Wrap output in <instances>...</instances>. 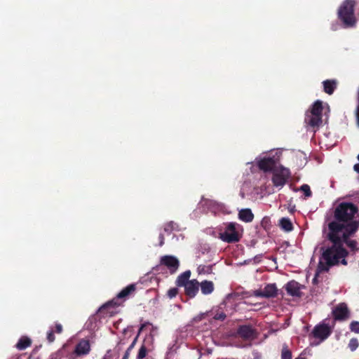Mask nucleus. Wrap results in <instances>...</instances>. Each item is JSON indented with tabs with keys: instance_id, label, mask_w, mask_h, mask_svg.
Listing matches in <instances>:
<instances>
[{
	"instance_id": "2eb2a0df",
	"label": "nucleus",
	"mask_w": 359,
	"mask_h": 359,
	"mask_svg": "<svg viewBox=\"0 0 359 359\" xmlns=\"http://www.w3.org/2000/svg\"><path fill=\"white\" fill-rule=\"evenodd\" d=\"M90 351V344L88 340L81 339L76 345L74 354L77 356L88 355Z\"/></svg>"
},
{
	"instance_id": "9d476101",
	"label": "nucleus",
	"mask_w": 359,
	"mask_h": 359,
	"mask_svg": "<svg viewBox=\"0 0 359 359\" xmlns=\"http://www.w3.org/2000/svg\"><path fill=\"white\" fill-rule=\"evenodd\" d=\"M278 289L276 284H267L263 290L255 291V296L257 297L271 298L277 296Z\"/></svg>"
},
{
	"instance_id": "f8f14e48",
	"label": "nucleus",
	"mask_w": 359,
	"mask_h": 359,
	"mask_svg": "<svg viewBox=\"0 0 359 359\" xmlns=\"http://www.w3.org/2000/svg\"><path fill=\"white\" fill-rule=\"evenodd\" d=\"M331 329L326 324L318 325L315 326L312 331V334L315 338L324 340L331 334Z\"/></svg>"
},
{
	"instance_id": "412c9836",
	"label": "nucleus",
	"mask_w": 359,
	"mask_h": 359,
	"mask_svg": "<svg viewBox=\"0 0 359 359\" xmlns=\"http://www.w3.org/2000/svg\"><path fill=\"white\" fill-rule=\"evenodd\" d=\"M32 344V340L27 337H22L16 344L18 350H25Z\"/></svg>"
},
{
	"instance_id": "4be33fe9",
	"label": "nucleus",
	"mask_w": 359,
	"mask_h": 359,
	"mask_svg": "<svg viewBox=\"0 0 359 359\" xmlns=\"http://www.w3.org/2000/svg\"><path fill=\"white\" fill-rule=\"evenodd\" d=\"M280 226L282 229L285 231H291L293 229V224L290 219L287 217H283L280 219L279 222Z\"/></svg>"
},
{
	"instance_id": "a19ab883",
	"label": "nucleus",
	"mask_w": 359,
	"mask_h": 359,
	"mask_svg": "<svg viewBox=\"0 0 359 359\" xmlns=\"http://www.w3.org/2000/svg\"><path fill=\"white\" fill-rule=\"evenodd\" d=\"M358 159L359 160V154L358 155Z\"/></svg>"
},
{
	"instance_id": "423d86ee",
	"label": "nucleus",
	"mask_w": 359,
	"mask_h": 359,
	"mask_svg": "<svg viewBox=\"0 0 359 359\" xmlns=\"http://www.w3.org/2000/svg\"><path fill=\"white\" fill-rule=\"evenodd\" d=\"M241 229L242 227L240 224L236 222H229L226 224L224 231L219 233V238L227 243L238 242L242 237V233L240 232Z\"/></svg>"
},
{
	"instance_id": "f3484780",
	"label": "nucleus",
	"mask_w": 359,
	"mask_h": 359,
	"mask_svg": "<svg viewBox=\"0 0 359 359\" xmlns=\"http://www.w3.org/2000/svg\"><path fill=\"white\" fill-rule=\"evenodd\" d=\"M323 90L328 95H332L337 87V81L334 79H327L323 82Z\"/></svg>"
},
{
	"instance_id": "bb28decb",
	"label": "nucleus",
	"mask_w": 359,
	"mask_h": 359,
	"mask_svg": "<svg viewBox=\"0 0 359 359\" xmlns=\"http://www.w3.org/2000/svg\"><path fill=\"white\" fill-rule=\"evenodd\" d=\"M300 190L302 191L306 197H310L312 195L310 187L308 184H303L300 187Z\"/></svg>"
},
{
	"instance_id": "e433bc0d",
	"label": "nucleus",
	"mask_w": 359,
	"mask_h": 359,
	"mask_svg": "<svg viewBox=\"0 0 359 359\" xmlns=\"http://www.w3.org/2000/svg\"><path fill=\"white\" fill-rule=\"evenodd\" d=\"M356 118H357L358 123L359 125V106L357 107V110H356Z\"/></svg>"
},
{
	"instance_id": "39448f33",
	"label": "nucleus",
	"mask_w": 359,
	"mask_h": 359,
	"mask_svg": "<svg viewBox=\"0 0 359 359\" xmlns=\"http://www.w3.org/2000/svg\"><path fill=\"white\" fill-rule=\"evenodd\" d=\"M323 101L320 100L315 101L306 112L304 123L311 128H318L323 123Z\"/></svg>"
},
{
	"instance_id": "f257e3e1",
	"label": "nucleus",
	"mask_w": 359,
	"mask_h": 359,
	"mask_svg": "<svg viewBox=\"0 0 359 359\" xmlns=\"http://www.w3.org/2000/svg\"><path fill=\"white\" fill-rule=\"evenodd\" d=\"M333 218L327 224V232L330 233V237L333 241H339L336 234L343 231H346L347 236L354 235L359 229V208L353 203H339L333 212Z\"/></svg>"
},
{
	"instance_id": "c85d7f7f",
	"label": "nucleus",
	"mask_w": 359,
	"mask_h": 359,
	"mask_svg": "<svg viewBox=\"0 0 359 359\" xmlns=\"http://www.w3.org/2000/svg\"><path fill=\"white\" fill-rule=\"evenodd\" d=\"M178 293V289L177 287H172L168 290L167 292V295L169 298L172 299L177 296Z\"/></svg>"
},
{
	"instance_id": "7c9ffc66",
	"label": "nucleus",
	"mask_w": 359,
	"mask_h": 359,
	"mask_svg": "<svg viewBox=\"0 0 359 359\" xmlns=\"http://www.w3.org/2000/svg\"><path fill=\"white\" fill-rule=\"evenodd\" d=\"M214 319L217 320H224L226 318V314L224 312H217L214 316Z\"/></svg>"
},
{
	"instance_id": "a878e982",
	"label": "nucleus",
	"mask_w": 359,
	"mask_h": 359,
	"mask_svg": "<svg viewBox=\"0 0 359 359\" xmlns=\"http://www.w3.org/2000/svg\"><path fill=\"white\" fill-rule=\"evenodd\" d=\"M359 346L358 341L356 338H352L348 343V348L351 351H354Z\"/></svg>"
},
{
	"instance_id": "0eeeda50",
	"label": "nucleus",
	"mask_w": 359,
	"mask_h": 359,
	"mask_svg": "<svg viewBox=\"0 0 359 359\" xmlns=\"http://www.w3.org/2000/svg\"><path fill=\"white\" fill-rule=\"evenodd\" d=\"M272 182L275 187H283L290 177V171L288 168L280 165L273 172Z\"/></svg>"
},
{
	"instance_id": "2f4dec72",
	"label": "nucleus",
	"mask_w": 359,
	"mask_h": 359,
	"mask_svg": "<svg viewBox=\"0 0 359 359\" xmlns=\"http://www.w3.org/2000/svg\"><path fill=\"white\" fill-rule=\"evenodd\" d=\"M172 229H173V222H170L165 224L164 231L165 232H167L168 233H170L171 231H172Z\"/></svg>"
},
{
	"instance_id": "f704fd0d",
	"label": "nucleus",
	"mask_w": 359,
	"mask_h": 359,
	"mask_svg": "<svg viewBox=\"0 0 359 359\" xmlns=\"http://www.w3.org/2000/svg\"><path fill=\"white\" fill-rule=\"evenodd\" d=\"M147 325H149V323H144L143 324L141 325L140 327V330H139V333H140L142 330Z\"/></svg>"
},
{
	"instance_id": "a211bd4d",
	"label": "nucleus",
	"mask_w": 359,
	"mask_h": 359,
	"mask_svg": "<svg viewBox=\"0 0 359 359\" xmlns=\"http://www.w3.org/2000/svg\"><path fill=\"white\" fill-rule=\"evenodd\" d=\"M199 287H201V292L204 295L211 294L215 289L214 283L212 281L207 280L199 283Z\"/></svg>"
},
{
	"instance_id": "dca6fc26",
	"label": "nucleus",
	"mask_w": 359,
	"mask_h": 359,
	"mask_svg": "<svg viewBox=\"0 0 359 359\" xmlns=\"http://www.w3.org/2000/svg\"><path fill=\"white\" fill-rule=\"evenodd\" d=\"M285 288L288 294L292 297H301L302 292L300 291V284L295 281H289L285 286Z\"/></svg>"
},
{
	"instance_id": "f03ea898",
	"label": "nucleus",
	"mask_w": 359,
	"mask_h": 359,
	"mask_svg": "<svg viewBox=\"0 0 359 359\" xmlns=\"http://www.w3.org/2000/svg\"><path fill=\"white\" fill-rule=\"evenodd\" d=\"M342 233L344 235H341V233L336 234L339 241H333L330 237V233H327L326 238L332 243V245L327 248L323 252L322 257L325 261V263L320 262L318 264V269L320 271H327L330 266L337 265L339 263L345 266L347 265L346 257L348 252L344 248V243H346V245L353 252L358 250L357 248V241L349 238L353 235L347 236L346 231H343Z\"/></svg>"
},
{
	"instance_id": "473e14b6",
	"label": "nucleus",
	"mask_w": 359,
	"mask_h": 359,
	"mask_svg": "<svg viewBox=\"0 0 359 359\" xmlns=\"http://www.w3.org/2000/svg\"><path fill=\"white\" fill-rule=\"evenodd\" d=\"M55 328V330L54 332H55L56 333L61 334L62 332L63 328H62V326L61 324L56 323Z\"/></svg>"
},
{
	"instance_id": "7ed1b4c3",
	"label": "nucleus",
	"mask_w": 359,
	"mask_h": 359,
	"mask_svg": "<svg viewBox=\"0 0 359 359\" xmlns=\"http://www.w3.org/2000/svg\"><path fill=\"white\" fill-rule=\"evenodd\" d=\"M355 5V0H345L338 9V18L343 22L345 27H353L356 24Z\"/></svg>"
},
{
	"instance_id": "20e7f679",
	"label": "nucleus",
	"mask_w": 359,
	"mask_h": 359,
	"mask_svg": "<svg viewBox=\"0 0 359 359\" xmlns=\"http://www.w3.org/2000/svg\"><path fill=\"white\" fill-rule=\"evenodd\" d=\"M137 290V284L132 283L124 287L119 293L117 294L116 297L111 301L102 305L98 310L100 313L107 314L111 313L112 312L108 311V309L111 307L120 306L122 302L129 299L131 296L135 294Z\"/></svg>"
},
{
	"instance_id": "c9c22d12",
	"label": "nucleus",
	"mask_w": 359,
	"mask_h": 359,
	"mask_svg": "<svg viewBox=\"0 0 359 359\" xmlns=\"http://www.w3.org/2000/svg\"><path fill=\"white\" fill-rule=\"evenodd\" d=\"M353 169L355 172H357L358 173H359V163H356L353 166Z\"/></svg>"
},
{
	"instance_id": "1a4fd4ad",
	"label": "nucleus",
	"mask_w": 359,
	"mask_h": 359,
	"mask_svg": "<svg viewBox=\"0 0 359 359\" xmlns=\"http://www.w3.org/2000/svg\"><path fill=\"white\" fill-rule=\"evenodd\" d=\"M276 160L273 157H264L257 163L258 168L265 172H273L277 168Z\"/></svg>"
},
{
	"instance_id": "9b49d317",
	"label": "nucleus",
	"mask_w": 359,
	"mask_h": 359,
	"mask_svg": "<svg viewBox=\"0 0 359 359\" xmlns=\"http://www.w3.org/2000/svg\"><path fill=\"white\" fill-rule=\"evenodd\" d=\"M237 334L245 340L253 339L256 337V330L250 325H240L237 329Z\"/></svg>"
},
{
	"instance_id": "4468645a",
	"label": "nucleus",
	"mask_w": 359,
	"mask_h": 359,
	"mask_svg": "<svg viewBox=\"0 0 359 359\" xmlns=\"http://www.w3.org/2000/svg\"><path fill=\"white\" fill-rule=\"evenodd\" d=\"M184 287L185 294L189 298H194L198 292L199 282L196 279L191 280Z\"/></svg>"
},
{
	"instance_id": "cd10ccee",
	"label": "nucleus",
	"mask_w": 359,
	"mask_h": 359,
	"mask_svg": "<svg viewBox=\"0 0 359 359\" xmlns=\"http://www.w3.org/2000/svg\"><path fill=\"white\" fill-rule=\"evenodd\" d=\"M350 330L351 332L359 334V322L353 321L350 324Z\"/></svg>"
},
{
	"instance_id": "c756f323",
	"label": "nucleus",
	"mask_w": 359,
	"mask_h": 359,
	"mask_svg": "<svg viewBox=\"0 0 359 359\" xmlns=\"http://www.w3.org/2000/svg\"><path fill=\"white\" fill-rule=\"evenodd\" d=\"M55 339L54 330L51 329L47 332V340L49 343H53Z\"/></svg>"
},
{
	"instance_id": "aec40b11",
	"label": "nucleus",
	"mask_w": 359,
	"mask_h": 359,
	"mask_svg": "<svg viewBox=\"0 0 359 359\" xmlns=\"http://www.w3.org/2000/svg\"><path fill=\"white\" fill-rule=\"evenodd\" d=\"M191 276V271H186L181 273L177 278L176 284L178 287H184L186 285L188 282L190 280H189Z\"/></svg>"
},
{
	"instance_id": "4c0bfd02",
	"label": "nucleus",
	"mask_w": 359,
	"mask_h": 359,
	"mask_svg": "<svg viewBox=\"0 0 359 359\" xmlns=\"http://www.w3.org/2000/svg\"><path fill=\"white\" fill-rule=\"evenodd\" d=\"M102 359H110V357L107 355H105Z\"/></svg>"
},
{
	"instance_id": "393cba45",
	"label": "nucleus",
	"mask_w": 359,
	"mask_h": 359,
	"mask_svg": "<svg viewBox=\"0 0 359 359\" xmlns=\"http://www.w3.org/2000/svg\"><path fill=\"white\" fill-rule=\"evenodd\" d=\"M147 353V349L144 345H142L139 349L137 359H143L146 357Z\"/></svg>"
},
{
	"instance_id": "ddd939ff",
	"label": "nucleus",
	"mask_w": 359,
	"mask_h": 359,
	"mask_svg": "<svg viewBox=\"0 0 359 359\" xmlns=\"http://www.w3.org/2000/svg\"><path fill=\"white\" fill-rule=\"evenodd\" d=\"M333 318L336 320H344L348 317V309L346 304L342 303L337 305L332 310Z\"/></svg>"
},
{
	"instance_id": "58836bf2",
	"label": "nucleus",
	"mask_w": 359,
	"mask_h": 359,
	"mask_svg": "<svg viewBox=\"0 0 359 359\" xmlns=\"http://www.w3.org/2000/svg\"><path fill=\"white\" fill-rule=\"evenodd\" d=\"M295 359H306L304 357H302V356H298L297 358H296Z\"/></svg>"
},
{
	"instance_id": "6ab92c4d",
	"label": "nucleus",
	"mask_w": 359,
	"mask_h": 359,
	"mask_svg": "<svg viewBox=\"0 0 359 359\" xmlns=\"http://www.w3.org/2000/svg\"><path fill=\"white\" fill-rule=\"evenodd\" d=\"M238 218L245 222H251L254 219V215L249 208L242 209L238 212Z\"/></svg>"
},
{
	"instance_id": "72a5a7b5",
	"label": "nucleus",
	"mask_w": 359,
	"mask_h": 359,
	"mask_svg": "<svg viewBox=\"0 0 359 359\" xmlns=\"http://www.w3.org/2000/svg\"><path fill=\"white\" fill-rule=\"evenodd\" d=\"M160 243L159 245L162 246L164 244V236L163 234L159 235Z\"/></svg>"
},
{
	"instance_id": "5701e85b",
	"label": "nucleus",
	"mask_w": 359,
	"mask_h": 359,
	"mask_svg": "<svg viewBox=\"0 0 359 359\" xmlns=\"http://www.w3.org/2000/svg\"><path fill=\"white\" fill-rule=\"evenodd\" d=\"M292 355L291 351L286 344H284L281 351V359H292Z\"/></svg>"
},
{
	"instance_id": "ea45409f",
	"label": "nucleus",
	"mask_w": 359,
	"mask_h": 359,
	"mask_svg": "<svg viewBox=\"0 0 359 359\" xmlns=\"http://www.w3.org/2000/svg\"><path fill=\"white\" fill-rule=\"evenodd\" d=\"M122 359H126V355H123Z\"/></svg>"
},
{
	"instance_id": "b1692460",
	"label": "nucleus",
	"mask_w": 359,
	"mask_h": 359,
	"mask_svg": "<svg viewBox=\"0 0 359 359\" xmlns=\"http://www.w3.org/2000/svg\"><path fill=\"white\" fill-rule=\"evenodd\" d=\"M137 338H138V335L136 336L133 342L131 343V344L128 346V348H127V350L126 351L125 353L123 355H126V359H128L129 356H130V352L133 349V348L135 347L136 343H137Z\"/></svg>"
},
{
	"instance_id": "6e6552de",
	"label": "nucleus",
	"mask_w": 359,
	"mask_h": 359,
	"mask_svg": "<svg viewBox=\"0 0 359 359\" xmlns=\"http://www.w3.org/2000/svg\"><path fill=\"white\" fill-rule=\"evenodd\" d=\"M160 263L161 265L165 266L171 274L175 273L179 268L180 262L174 256L164 255L161 257Z\"/></svg>"
}]
</instances>
